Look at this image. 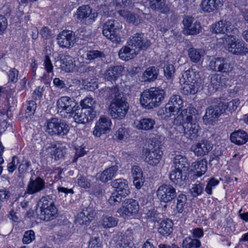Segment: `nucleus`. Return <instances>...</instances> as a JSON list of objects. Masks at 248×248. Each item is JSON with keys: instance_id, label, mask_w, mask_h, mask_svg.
<instances>
[{"instance_id": "f257e3e1", "label": "nucleus", "mask_w": 248, "mask_h": 248, "mask_svg": "<svg viewBox=\"0 0 248 248\" xmlns=\"http://www.w3.org/2000/svg\"><path fill=\"white\" fill-rule=\"evenodd\" d=\"M166 92L159 88H152L140 94V102L144 108L151 109L159 106L163 102Z\"/></svg>"}, {"instance_id": "f03ea898", "label": "nucleus", "mask_w": 248, "mask_h": 248, "mask_svg": "<svg viewBox=\"0 0 248 248\" xmlns=\"http://www.w3.org/2000/svg\"><path fill=\"white\" fill-rule=\"evenodd\" d=\"M57 212L51 195L42 197L37 204L36 215L41 220L46 221L53 220L57 217Z\"/></svg>"}, {"instance_id": "7ed1b4c3", "label": "nucleus", "mask_w": 248, "mask_h": 248, "mask_svg": "<svg viewBox=\"0 0 248 248\" xmlns=\"http://www.w3.org/2000/svg\"><path fill=\"white\" fill-rule=\"evenodd\" d=\"M122 24L114 19L108 20L103 26L102 33L107 39L113 43L121 42Z\"/></svg>"}, {"instance_id": "20e7f679", "label": "nucleus", "mask_w": 248, "mask_h": 248, "mask_svg": "<svg viewBox=\"0 0 248 248\" xmlns=\"http://www.w3.org/2000/svg\"><path fill=\"white\" fill-rule=\"evenodd\" d=\"M210 31L216 34H225L226 40L233 38V36L238 30L230 21L222 19L213 24L210 27Z\"/></svg>"}, {"instance_id": "39448f33", "label": "nucleus", "mask_w": 248, "mask_h": 248, "mask_svg": "<svg viewBox=\"0 0 248 248\" xmlns=\"http://www.w3.org/2000/svg\"><path fill=\"white\" fill-rule=\"evenodd\" d=\"M46 126V132L52 136L63 137L70 130V126L65 122L56 117L47 120Z\"/></svg>"}, {"instance_id": "423d86ee", "label": "nucleus", "mask_w": 248, "mask_h": 248, "mask_svg": "<svg viewBox=\"0 0 248 248\" xmlns=\"http://www.w3.org/2000/svg\"><path fill=\"white\" fill-rule=\"evenodd\" d=\"M161 142L158 139H153L148 145L149 152L147 153L145 161L150 165L155 166L160 162L163 152L160 149Z\"/></svg>"}, {"instance_id": "0eeeda50", "label": "nucleus", "mask_w": 248, "mask_h": 248, "mask_svg": "<svg viewBox=\"0 0 248 248\" xmlns=\"http://www.w3.org/2000/svg\"><path fill=\"white\" fill-rule=\"evenodd\" d=\"M129 105L125 98L117 99L110 104L109 114L112 118L121 120L125 117Z\"/></svg>"}, {"instance_id": "6e6552de", "label": "nucleus", "mask_w": 248, "mask_h": 248, "mask_svg": "<svg viewBox=\"0 0 248 248\" xmlns=\"http://www.w3.org/2000/svg\"><path fill=\"white\" fill-rule=\"evenodd\" d=\"M77 106L72 98L64 96L59 98L57 101L58 111L63 118L72 117V112Z\"/></svg>"}, {"instance_id": "1a4fd4ad", "label": "nucleus", "mask_w": 248, "mask_h": 248, "mask_svg": "<svg viewBox=\"0 0 248 248\" xmlns=\"http://www.w3.org/2000/svg\"><path fill=\"white\" fill-rule=\"evenodd\" d=\"M98 16V13L93 10L88 5H84L78 8L76 18L78 22L90 24L94 22Z\"/></svg>"}, {"instance_id": "9d476101", "label": "nucleus", "mask_w": 248, "mask_h": 248, "mask_svg": "<svg viewBox=\"0 0 248 248\" xmlns=\"http://www.w3.org/2000/svg\"><path fill=\"white\" fill-rule=\"evenodd\" d=\"M211 98L209 103L211 105L205 110V113L203 116V120L206 124H213L218 120V118L223 113L222 108L218 104H214V99Z\"/></svg>"}, {"instance_id": "9b49d317", "label": "nucleus", "mask_w": 248, "mask_h": 248, "mask_svg": "<svg viewBox=\"0 0 248 248\" xmlns=\"http://www.w3.org/2000/svg\"><path fill=\"white\" fill-rule=\"evenodd\" d=\"M96 112L92 109H87L77 106L72 112L75 122L78 124H86L92 121L95 116Z\"/></svg>"}, {"instance_id": "f8f14e48", "label": "nucleus", "mask_w": 248, "mask_h": 248, "mask_svg": "<svg viewBox=\"0 0 248 248\" xmlns=\"http://www.w3.org/2000/svg\"><path fill=\"white\" fill-rule=\"evenodd\" d=\"M139 210L138 202L133 199L125 200L122 206L119 208L117 213L121 217H131L138 214Z\"/></svg>"}, {"instance_id": "ddd939ff", "label": "nucleus", "mask_w": 248, "mask_h": 248, "mask_svg": "<svg viewBox=\"0 0 248 248\" xmlns=\"http://www.w3.org/2000/svg\"><path fill=\"white\" fill-rule=\"evenodd\" d=\"M176 191L174 187L169 184L160 186L156 191L158 199L161 202L168 203L176 198Z\"/></svg>"}, {"instance_id": "4468645a", "label": "nucleus", "mask_w": 248, "mask_h": 248, "mask_svg": "<svg viewBox=\"0 0 248 248\" xmlns=\"http://www.w3.org/2000/svg\"><path fill=\"white\" fill-rule=\"evenodd\" d=\"M197 110L194 107H188L182 110L173 120V124L177 126L176 129H180V126L186 125L188 123L191 122L193 120V116L196 114Z\"/></svg>"}, {"instance_id": "2eb2a0df", "label": "nucleus", "mask_w": 248, "mask_h": 248, "mask_svg": "<svg viewBox=\"0 0 248 248\" xmlns=\"http://www.w3.org/2000/svg\"><path fill=\"white\" fill-rule=\"evenodd\" d=\"M127 44L132 46L137 51L146 49L150 45V41L144 37L143 33L137 32L131 36L127 40Z\"/></svg>"}, {"instance_id": "dca6fc26", "label": "nucleus", "mask_w": 248, "mask_h": 248, "mask_svg": "<svg viewBox=\"0 0 248 248\" xmlns=\"http://www.w3.org/2000/svg\"><path fill=\"white\" fill-rule=\"evenodd\" d=\"M184 25L183 31L188 35H196L202 31L201 23L190 16H185L183 20Z\"/></svg>"}, {"instance_id": "f3484780", "label": "nucleus", "mask_w": 248, "mask_h": 248, "mask_svg": "<svg viewBox=\"0 0 248 248\" xmlns=\"http://www.w3.org/2000/svg\"><path fill=\"white\" fill-rule=\"evenodd\" d=\"M227 50L233 54L246 55L248 54V48L246 44L242 41H236L235 36L233 38H230L226 41Z\"/></svg>"}, {"instance_id": "a211bd4d", "label": "nucleus", "mask_w": 248, "mask_h": 248, "mask_svg": "<svg viewBox=\"0 0 248 248\" xmlns=\"http://www.w3.org/2000/svg\"><path fill=\"white\" fill-rule=\"evenodd\" d=\"M46 188V183L42 178L37 176L35 178L31 177L28 182L24 195H34Z\"/></svg>"}, {"instance_id": "6ab92c4d", "label": "nucleus", "mask_w": 248, "mask_h": 248, "mask_svg": "<svg viewBox=\"0 0 248 248\" xmlns=\"http://www.w3.org/2000/svg\"><path fill=\"white\" fill-rule=\"evenodd\" d=\"M111 120L108 117L105 116H101L95 124L93 135L99 138L102 135L108 133L111 129Z\"/></svg>"}, {"instance_id": "aec40b11", "label": "nucleus", "mask_w": 248, "mask_h": 248, "mask_svg": "<svg viewBox=\"0 0 248 248\" xmlns=\"http://www.w3.org/2000/svg\"><path fill=\"white\" fill-rule=\"evenodd\" d=\"M57 40L61 47L69 49L72 47L75 43V35L71 31L64 30L58 34Z\"/></svg>"}, {"instance_id": "412c9836", "label": "nucleus", "mask_w": 248, "mask_h": 248, "mask_svg": "<svg viewBox=\"0 0 248 248\" xmlns=\"http://www.w3.org/2000/svg\"><path fill=\"white\" fill-rule=\"evenodd\" d=\"M209 66L212 70L222 73H227L231 70L228 60L222 57L213 59L210 61Z\"/></svg>"}, {"instance_id": "4be33fe9", "label": "nucleus", "mask_w": 248, "mask_h": 248, "mask_svg": "<svg viewBox=\"0 0 248 248\" xmlns=\"http://www.w3.org/2000/svg\"><path fill=\"white\" fill-rule=\"evenodd\" d=\"M200 130V127L198 124L192 121L187 124L186 125L180 126V129H178V131L180 133H184L187 138L193 140L198 137Z\"/></svg>"}, {"instance_id": "5701e85b", "label": "nucleus", "mask_w": 248, "mask_h": 248, "mask_svg": "<svg viewBox=\"0 0 248 248\" xmlns=\"http://www.w3.org/2000/svg\"><path fill=\"white\" fill-rule=\"evenodd\" d=\"M212 148L213 144L210 141L202 140L197 144L193 145L191 147V150L196 155L199 156L208 154Z\"/></svg>"}, {"instance_id": "b1692460", "label": "nucleus", "mask_w": 248, "mask_h": 248, "mask_svg": "<svg viewBox=\"0 0 248 248\" xmlns=\"http://www.w3.org/2000/svg\"><path fill=\"white\" fill-rule=\"evenodd\" d=\"M188 170L174 169L170 173V179L174 184L179 186H184L186 184V179Z\"/></svg>"}, {"instance_id": "393cba45", "label": "nucleus", "mask_w": 248, "mask_h": 248, "mask_svg": "<svg viewBox=\"0 0 248 248\" xmlns=\"http://www.w3.org/2000/svg\"><path fill=\"white\" fill-rule=\"evenodd\" d=\"M95 215V212L92 208L88 207L83 209L79 213L76 219V223L79 225H87L93 220Z\"/></svg>"}, {"instance_id": "a878e982", "label": "nucleus", "mask_w": 248, "mask_h": 248, "mask_svg": "<svg viewBox=\"0 0 248 248\" xmlns=\"http://www.w3.org/2000/svg\"><path fill=\"white\" fill-rule=\"evenodd\" d=\"M223 2V0H202L200 6L203 11L209 13L218 10Z\"/></svg>"}, {"instance_id": "bb28decb", "label": "nucleus", "mask_w": 248, "mask_h": 248, "mask_svg": "<svg viewBox=\"0 0 248 248\" xmlns=\"http://www.w3.org/2000/svg\"><path fill=\"white\" fill-rule=\"evenodd\" d=\"M124 67L121 65H116L109 67L104 74V78L108 81H115L122 76Z\"/></svg>"}, {"instance_id": "cd10ccee", "label": "nucleus", "mask_w": 248, "mask_h": 248, "mask_svg": "<svg viewBox=\"0 0 248 248\" xmlns=\"http://www.w3.org/2000/svg\"><path fill=\"white\" fill-rule=\"evenodd\" d=\"M111 185L116 189V192L122 194L124 197L127 196L130 193L128 183L126 179H116L112 182Z\"/></svg>"}, {"instance_id": "c85d7f7f", "label": "nucleus", "mask_w": 248, "mask_h": 248, "mask_svg": "<svg viewBox=\"0 0 248 248\" xmlns=\"http://www.w3.org/2000/svg\"><path fill=\"white\" fill-rule=\"evenodd\" d=\"M137 51L132 46L127 45L123 46L119 51V56L121 59L125 61L134 58L138 54Z\"/></svg>"}, {"instance_id": "c756f323", "label": "nucleus", "mask_w": 248, "mask_h": 248, "mask_svg": "<svg viewBox=\"0 0 248 248\" xmlns=\"http://www.w3.org/2000/svg\"><path fill=\"white\" fill-rule=\"evenodd\" d=\"M213 103L219 104V106L222 108L223 113L226 111L232 112L235 111L240 104V100L238 99H234L228 103H226L221 100L219 98H216Z\"/></svg>"}, {"instance_id": "7c9ffc66", "label": "nucleus", "mask_w": 248, "mask_h": 248, "mask_svg": "<svg viewBox=\"0 0 248 248\" xmlns=\"http://www.w3.org/2000/svg\"><path fill=\"white\" fill-rule=\"evenodd\" d=\"M231 141L237 145H243L248 140V134L241 129L235 130L230 136Z\"/></svg>"}, {"instance_id": "2f4dec72", "label": "nucleus", "mask_w": 248, "mask_h": 248, "mask_svg": "<svg viewBox=\"0 0 248 248\" xmlns=\"http://www.w3.org/2000/svg\"><path fill=\"white\" fill-rule=\"evenodd\" d=\"M149 6L153 11L163 14H167L170 11L166 0H149Z\"/></svg>"}, {"instance_id": "473e14b6", "label": "nucleus", "mask_w": 248, "mask_h": 248, "mask_svg": "<svg viewBox=\"0 0 248 248\" xmlns=\"http://www.w3.org/2000/svg\"><path fill=\"white\" fill-rule=\"evenodd\" d=\"M131 172L134 186L137 189H140L144 183L141 169L138 166L134 165L131 168Z\"/></svg>"}, {"instance_id": "72a5a7b5", "label": "nucleus", "mask_w": 248, "mask_h": 248, "mask_svg": "<svg viewBox=\"0 0 248 248\" xmlns=\"http://www.w3.org/2000/svg\"><path fill=\"white\" fill-rule=\"evenodd\" d=\"M191 166L196 170V172L193 175V178L197 179L207 171V162L205 159H202L192 163Z\"/></svg>"}, {"instance_id": "f704fd0d", "label": "nucleus", "mask_w": 248, "mask_h": 248, "mask_svg": "<svg viewBox=\"0 0 248 248\" xmlns=\"http://www.w3.org/2000/svg\"><path fill=\"white\" fill-rule=\"evenodd\" d=\"M134 124L138 129L147 131L153 129L155 122L153 119L144 118L140 120H136Z\"/></svg>"}, {"instance_id": "c9c22d12", "label": "nucleus", "mask_w": 248, "mask_h": 248, "mask_svg": "<svg viewBox=\"0 0 248 248\" xmlns=\"http://www.w3.org/2000/svg\"><path fill=\"white\" fill-rule=\"evenodd\" d=\"M158 74V69L155 66L150 67L143 72L141 77V81H154L157 78Z\"/></svg>"}, {"instance_id": "e433bc0d", "label": "nucleus", "mask_w": 248, "mask_h": 248, "mask_svg": "<svg viewBox=\"0 0 248 248\" xmlns=\"http://www.w3.org/2000/svg\"><path fill=\"white\" fill-rule=\"evenodd\" d=\"M118 170V167L116 165L106 169L100 174L99 179L103 183L111 180L115 176Z\"/></svg>"}, {"instance_id": "4c0bfd02", "label": "nucleus", "mask_w": 248, "mask_h": 248, "mask_svg": "<svg viewBox=\"0 0 248 248\" xmlns=\"http://www.w3.org/2000/svg\"><path fill=\"white\" fill-rule=\"evenodd\" d=\"M173 225L171 220L168 218L163 220L159 224L158 232L163 236H168L172 232Z\"/></svg>"}, {"instance_id": "58836bf2", "label": "nucleus", "mask_w": 248, "mask_h": 248, "mask_svg": "<svg viewBox=\"0 0 248 248\" xmlns=\"http://www.w3.org/2000/svg\"><path fill=\"white\" fill-rule=\"evenodd\" d=\"M226 81V78L224 76L217 74H214L210 78V85L215 91H217L224 86Z\"/></svg>"}, {"instance_id": "ea45409f", "label": "nucleus", "mask_w": 248, "mask_h": 248, "mask_svg": "<svg viewBox=\"0 0 248 248\" xmlns=\"http://www.w3.org/2000/svg\"><path fill=\"white\" fill-rule=\"evenodd\" d=\"M182 77L185 82L194 83V82H197V80L200 78V76L196 69L192 67L183 74Z\"/></svg>"}, {"instance_id": "a19ab883", "label": "nucleus", "mask_w": 248, "mask_h": 248, "mask_svg": "<svg viewBox=\"0 0 248 248\" xmlns=\"http://www.w3.org/2000/svg\"><path fill=\"white\" fill-rule=\"evenodd\" d=\"M177 113L183 106V101L179 95H172L167 104Z\"/></svg>"}, {"instance_id": "79ce46f5", "label": "nucleus", "mask_w": 248, "mask_h": 248, "mask_svg": "<svg viewBox=\"0 0 248 248\" xmlns=\"http://www.w3.org/2000/svg\"><path fill=\"white\" fill-rule=\"evenodd\" d=\"M194 83L185 82L182 88V93L185 95L194 94L198 90L199 83L198 82H194Z\"/></svg>"}, {"instance_id": "37998d69", "label": "nucleus", "mask_w": 248, "mask_h": 248, "mask_svg": "<svg viewBox=\"0 0 248 248\" xmlns=\"http://www.w3.org/2000/svg\"><path fill=\"white\" fill-rule=\"evenodd\" d=\"M61 61V67L63 70L66 72H70L74 70L75 64L72 57L69 55H65Z\"/></svg>"}, {"instance_id": "c03bdc74", "label": "nucleus", "mask_w": 248, "mask_h": 248, "mask_svg": "<svg viewBox=\"0 0 248 248\" xmlns=\"http://www.w3.org/2000/svg\"><path fill=\"white\" fill-rule=\"evenodd\" d=\"M48 149L51 150L50 154L56 160L62 158L66 154L67 150V148L62 145H59L58 147L54 145L53 146H52L51 147H49Z\"/></svg>"}, {"instance_id": "a18cd8bd", "label": "nucleus", "mask_w": 248, "mask_h": 248, "mask_svg": "<svg viewBox=\"0 0 248 248\" xmlns=\"http://www.w3.org/2000/svg\"><path fill=\"white\" fill-rule=\"evenodd\" d=\"M175 169L189 170L188 164L187 159L185 156L181 155H176L173 158Z\"/></svg>"}, {"instance_id": "49530a36", "label": "nucleus", "mask_w": 248, "mask_h": 248, "mask_svg": "<svg viewBox=\"0 0 248 248\" xmlns=\"http://www.w3.org/2000/svg\"><path fill=\"white\" fill-rule=\"evenodd\" d=\"M100 223L104 228H109L117 226L118 219L112 216H103Z\"/></svg>"}, {"instance_id": "de8ad7c7", "label": "nucleus", "mask_w": 248, "mask_h": 248, "mask_svg": "<svg viewBox=\"0 0 248 248\" xmlns=\"http://www.w3.org/2000/svg\"><path fill=\"white\" fill-rule=\"evenodd\" d=\"M204 55L203 50L197 49L193 47L190 48L188 51V55L190 60L195 63L200 61L201 57Z\"/></svg>"}, {"instance_id": "09e8293b", "label": "nucleus", "mask_w": 248, "mask_h": 248, "mask_svg": "<svg viewBox=\"0 0 248 248\" xmlns=\"http://www.w3.org/2000/svg\"><path fill=\"white\" fill-rule=\"evenodd\" d=\"M201 243L197 239H192L190 237H186L183 241V248H197L201 246Z\"/></svg>"}, {"instance_id": "8fccbe9b", "label": "nucleus", "mask_w": 248, "mask_h": 248, "mask_svg": "<svg viewBox=\"0 0 248 248\" xmlns=\"http://www.w3.org/2000/svg\"><path fill=\"white\" fill-rule=\"evenodd\" d=\"M177 113L174 111L172 108L169 107L168 105H166L164 108H162L158 112L159 116L161 117L162 119H168L172 115L177 114Z\"/></svg>"}, {"instance_id": "3c124183", "label": "nucleus", "mask_w": 248, "mask_h": 248, "mask_svg": "<svg viewBox=\"0 0 248 248\" xmlns=\"http://www.w3.org/2000/svg\"><path fill=\"white\" fill-rule=\"evenodd\" d=\"M133 245L124 235H119L116 242V248H132Z\"/></svg>"}, {"instance_id": "603ef678", "label": "nucleus", "mask_w": 248, "mask_h": 248, "mask_svg": "<svg viewBox=\"0 0 248 248\" xmlns=\"http://www.w3.org/2000/svg\"><path fill=\"white\" fill-rule=\"evenodd\" d=\"M119 13L120 16L126 19L129 23H132L136 25L139 23L136 16L130 11L121 10L119 11Z\"/></svg>"}, {"instance_id": "864d4df0", "label": "nucleus", "mask_w": 248, "mask_h": 248, "mask_svg": "<svg viewBox=\"0 0 248 248\" xmlns=\"http://www.w3.org/2000/svg\"><path fill=\"white\" fill-rule=\"evenodd\" d=\"M177 202L176 207L178 213H181L184 209V207L187 201V198L185 195L180 194L176 196Z\"/></svg>"}, {"instance_id": "5fc2aeb1", "label": "nucleus", "mask_w": 248, "mask_h": 248, "mask_svg": "<svg viewBox=\"0 0 248 248\" xmlns=\"http://www.w3.org/2000/svg\"><path fill=\"white\" fill-rule=\"evenodd\" d=\"M204 185L201 183H196L193 185L190 189V192L192 196L197 197L201 195L203 191Z\"/></svg>"}, {"instance_id": "6e6d98bb", "label": "nucleus", "mask_w": 248, "mask_h": 248, "mask_svg": "<svg viewBox=\"0 0 248 248\" xmlns=\"http://www.w3.org/2000/svg\"><path fill=\"white\" fill-rule=\"evenodd\" d=\"M89 61H91L95 59H100L102 60L106 57L105 54L102 51L98 50H91L88 51Z\"/></svg>"}, {"instance_id": "4d7b16f0", "label": "nucleus", "mask_w": 248, "mask_h": 248, "mask_svg": "<svg viewBox=\"0 0 248 248\" xmlns=\"http://www.w3.org/2000/svg\"><path fill=\"white\" fill-rule=\"evenodd\" d=\"M31 166V163L30 161L24 157L18 167L19 173L21 174L26 173Z\"/></svg>"}, {"instance_id": "13d9d810", "label": "nucleus", "mask_w": 248, "mask_h": 248, "mask_svg": "<svg viewBox=\"0 0 248 248\" xmlns=\"http://www.w3.org/2000/svg\"><path fill=\"white\" fill-rule=\"evenodd\" d=\"M95 104V101L92 98L86 97L82 101L81 104V108L94 110Z\"/></svg>"}, {"instance_id": "bf43d9fd", "label": "nucleus", "mask_w": 248, "mask_h": 248, "mask_svg": "<svg viewBox=\"0 0 248 248\" xmlns=\"http://www.w3.org/2000/svg\"><path fill=\"white\" fill-rule=\"evenodd\" d=\"M35 240V233L33 230H30L24 232L22 242L24 244H29Z\"/></svg>"}, {"instance_id": "052dcab7", "label": "nucleus", "mask_w": 248, "mask_h": 248, "mask_svg": "<svg viewBox=\"0 0 248 248\" xmlns=\"http://www.w3.org/2000/svg\"><path fill=\"white\" fill-rule=\"evenodd\" d=\"M174 72L175 69L172 64H168L164 66V73L167 79H171L173 77Z\"/></svg>"}, {"instance_id": "680f3d73", "label": "nucleus", "mask_w": 248, "mask_h": 248, "mask_svg": "<svg viewBox=\"0 0 248 248\" xmlns=\"http://www.w3.org/2000/svg\"><path fill=\"white\" fill-rule=\"evenodd\" d=\"M108 93V98L112 99V102H114L117 99H121L122 98L120 96L118 88L116 86H114L111 88H110V91H109Z\"/></svg>"}, {"instance_id": "e2e57ef3", "label": "nucleus", "mask_w": 248, "mask_h": 248, "mask_svg": "<svg viewBox=\"0 0 248 248\" xmlns=\"http://www.w3.org/2000/svg\"><path fill=\"white\" fill-rule=\"evenodd\" d=\"M36 108V104L35 101L31 100L27 102V107L26 111V117H30L34 114Z\"/></svg>"}, {"instance_id": "0e129e2a", "label": "nucleus", "mask_w": 248, "mask_h": 248, "mask_svg": "<svg viewBox=\"0 0 248 248\" xmlns=\"http://www.w3.org/2000/svg\"><path fill=\"white\" fill-rule=\"evenodd\" d=\"M122 194L117 192L113 193L108 200V202L111 205H116L120 203L122 201Z\"/></svg>"}, {"instance_id": "69168bd1", "label": "nucleus", "mask_w": 248, "mask_h": 248, "mask_svg": "<svg viewBox=\"0 0 248 248\" xmlns=\"http://www.w3.org/2000/svg\"><path fill=\"white\" fill-rule=\"evenodd\" d=\"M219 183L218 180L215 178H211L209 179L207 186L205 188V192L209 195L212 194V189L217 186Z\"/></svg>"}, {"instance_id": "338daca9", "label": "nucleus", "mask_w": 248, "mask_h": 248, "mask_svg": "<svg viewBox=\"0 0 248 248\" xmlns=\"http://www.w3.org/2000/svg\"><path fill=\"white\" fill-rule=\"evenodd\" d=\"M89 52L83 48L80 49L78 51V60L81 62L89 61Z\"/></svg>"}, {"instance_id": "774afa93", "label": "nucleus", "mask_w": 248, "mask_h": 248, "mask_svg": "<svg viewBox=\"0 0 248 248\" xmlns=\"http://www.w3.org/2000/svg\"><path fill=\"white\" fill-rule=\"evenodd\" d=\"M101 243L98 237L92 238L89 242V248H101Z\"/></svg>"}]
</instances>
